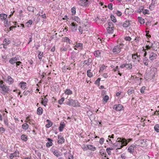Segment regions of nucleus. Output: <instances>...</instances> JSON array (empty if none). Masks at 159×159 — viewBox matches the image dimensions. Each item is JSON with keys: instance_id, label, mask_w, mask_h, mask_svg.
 I'll use <instances>...</instances> for the list:
<instances>
[{"instance_id": "f257e3e1", "label": "nucleus", "mask_w": 159, "mask_h": 159, "mask_svg": "<svg viewBox=\"0 0 159 159\" xmlns=\"http://www.w3.org/2000/svg\"><path fill=\"white\" fill-rule=\"evenodd\" d=\"M66 103L68 105L73 107H80L79 103L77 100H74L72 99H68L66 101Z\"/></svg>"}, {"instance_id": "f03ea898", "label": "nucleus", "mask_w": 159, "mask_h": 159, "mask_svg": "<svg viewBox=\"0 0 159 159\" xmlns=\"http://www.w3.org/2000/svg\"><path fill=\"white\" fill-rule=\"evenodd\" d=\"M118 140V141L120 142L121 143L122 147L126 146L127 145L128 143L132 140L131 139H127L123 138H118L117 139Z\"/></svg>"}, {"instance_id": "7ed1b4c3", "label": "nucleus", "mask_w": 159, "mask_h": 159, "mask_svg": "<svg viewBox=\"0 0 159 159\" xmlns=\"http://www.w3.org/2000/svg\"><path fill=\"white\" fill-rule=\"evenodd\" d=\"M123 45L124 44H120L119 45L114 46L112 49V52L115 54L120 53Z\"/></svg>"}, {"instance_id": "20e7f679", "label": "nucleus", "mask_w": 159, "mask_h": 159, "mask_svg": "<svg viewBox=\"0 0 159 159\" xmlns=\"http://www.w3.org/2000/svg\"><path fill=\"white\" fill-rule=\"evenodd\" d=\"M77 3L80 5L87 7L88 6L89 1L88 0H76Z\"/></svg>"}, {"instance_id": "39448f33", "label": "nucleus", "mask_w": 159, "mask_h": 159, "mask_svg": "<svg viewBox=\"0 0 159 159\" xmlns=\"http://www.w3.org/2000/svg\"><path fill=\"white\" fill-rule=\"evenodd\" d=\"M112 147L113 148H116V149H120L123 148L121 143L120 142L118 141V140L117 139L115 143L113 144Z\"/></svg>"}, {"instance_id": "423d86ee", "label": "nucleus", "mask_w": 159, "mask_h": 159, "mask_svg": "<svg viewBox=\"0 0 159 159\" xmlns=\"http://www.w3.org/2000/svg\"><path fill=\"white\" fill-rule=\"evenodd\" d=\"M136 147L135 145H131L127 149L128 152L133 155L134 154V151L136 149Z\"/></svg>"}, {"instance_id": "0eeeda50", "label": "nucleus", "mask_w": 159, "mask_h": 159, "mask_svg": "<svg viewBox=\"0 0 159 159\" xmlns=\"http://www.w3.org/2000/svg\"><path fill=\"white\" fill-rule=\"evenodd\" d=\"M146 142V139H139L135 142V145H136L142 146L145 145V142Z\"/></svg>"}, {"instance_id": "6e6552de", "label": "nucleus", "mask_w": 159, "mask_h": 159, "mask_svg": "<svg viewBox=\"0 0 159 159\" xmlns=\"http://www.w3.org/2000/svg\"><path fill=\"white\" fill-rule=\"evenodd\" d=\"M151 48L154 50L156 51L159 49V43L156 41H155L153 43H152Z\"/></svg>"}, {"instance_id": "1a4fd4ad", "label": "nucleus", "mask_w": 159, "mask_h": 159, "mask_svg": "<svg viewBox=\"0 0 159 159\" xmlns=\"http://www.w3.org/2000/svg\"><path fill=\"white\" fill-rule=\"evenodd\" d=\"M19 152L17 149H16L13 153H11L10 154L9 156V158L10 159H12L15 157H19Z\"/></svg>"}, {"instance_id": "9d476101", "label": "nucleus", "mask_w": 159, "mask_h": 159, "mask_svg": "<svg viewBox=\"0 0 159 159\" xmlns=\"http://www.w3.org/2000/svg\"><path fill=\"white\" fill-rule=\"evenodd\" d=\"M123 108V106L121 104H116L113 106V109L117 111H120Z\"/></svg>"}, {"instance_id": "9b49d317", "label": "nucleus", "mask_w": 159, "mask_h": 159, "mask_svg": "<svg viewBox=\"0 0 159 159\" xmlns=\"http://www.w3.org/2000/svg\"><path fill=\"white\" fill-rule=\"evenodd\" d=\"M71 27V31L75 32L77 30L78 25L76 23L74 22H72L70 24Z\"/></svg>"}, {"instance_id": "f8f14e48", "label": "nucleus", "mask_w": 159, "mask_h": 159, "mask_svg": "<svg viewBox=\"0 0 159 159\" xmlns=\"http://www.w3.org/2000/svg\"><path fill=\"white\" fill-rule=\"evenodd\" d=\"M18 56L19 55H17L16 56V57L11 58L9 60V62L12 65L14 64L15 63H16V61L19 60V59L17 58V57H18Z\"/></svg>"}, {"instance_id": "ddd939ff", "label": "nucleus", "mask_w": 159, "mask_h": 159, "mask_svg": "<svg viewBox=\"0 0 159 159\" xmlns=\"http://www.w3.org/2000/svg\"><path fill=\"white\" fill-rule=\"evenodd\" d=\"M157 57V54L153 52H151L150 54L149 59L150 60L153 61L156 59Z\"/></svg>"}, {"instance_id": "4468645a", "label": "nucleus", "mask_w": 159, "mask_h": 159, "mask_svg": "<svg viewBox=\"0 0 159 159\" xmlns=\"http://www.w3.org/2000/svg\"><path fill=\"white\" fill-rule=\"evenodd\" d=\"M131 21L129 20H126L123 23L122 26L123 27H127L131 25Z\"/></svg>"}, {"instance_id": "2eb2a0df", "label": "nucleus", "mask_w": 159, "mask_h": 159, "mask_svg": "<svg viewBox=\"0 0 159 159\" xmlns=\"http://www.w3.org/2000/svg\"><path fill=\"white\" fill-rule=\"evenodd\" d=\"M58 143L59 144H62L64 142V139L63 137H61V135H59L58 136Z\"/></svg>"}, {"instance_id": "dca6fc26", "label": "nucleus", "mask_w": 159, "mask_h": 159, "mask_svg": "<svg viewBox=\"0 0 159 159\" xmlns=\"http://www.w3.org/2000/svg\"><path fill=\"white\" fill-rule=\"evenodd\" d=\"M7 82L9 84H12L14 82V80L10 76L8 75L7 77Z\"/></svg>"}, {"instance_id": "f3484780", "label": "nucleus", "mask_w": 159, "mask_h": 159, "mask_svg": "<svg viewBox=\"0 0 159 159\" xmlns=\"http://www.w3.org/2000/svg\"><path fill=\"white\" fill-rule=\"evenodd\" d=\"M19 85L23 89H25L26 88V83L25 82H20L19 84Z\"/></svg>"}, {"instance_id": "a211bd4d", "label": "nucleus", "mask_w": 159, "mask_h": 159, "mask_svg": "<svg viewBox=\"0 0 159 159\" xmlns=\"http://www.w3.org/2000/svg\"><path fill=\"white\" fill-rule=\"evenodd\" d=\"M65 123L64 122H61L60 124V126L59 127V129L60 132H61L63 131V129L65 127Z\"/></svg>"}, {"instance_id": "6ab92c4d", "label": "nucleus", "mask_w": 159, "mask_h": 159, "mask_svg": "<svg viewBox=\"0 0 159 159\" xmlns=\"http://www.w3.org/2000/svg\"><path fill=\"white\" fill-rule=\"evenodd\" d=\"M47 96V95H46L44 97V99L42 98L43 100L41 102V103L43 104L45 107H46L48 102V99L46 98V97Z\"/></svg>"}, {"instance_id": "aec40b11", "label": "nucleus", "mask_w": 159, "mask_h": 159, "mask_svg": "<svg viewBox=\"0 0 159 159\" xmlns=\"http://www.w3.org/2000/svg\"><path fill=\"white\" fill-rule=\"evenodd\" d=\"M0 88H1L2 91L4 93H6L8 91V89L5 87L4 85L3 84H1Z\"/></svg>"}, {"instance_id": "412c9836", "label": "nucleus", "mask_w": 159, "mask_h": 159, "mask_svg": "<svg viewBox=\"0 0 159 159\" xmlns=\"http://www.w3.org/2000/svg\"><path fill=\"white\" fill-rule=\"evenodd\" d=\"M92 60L91 58H89L87 60H85L84 61V64L87 65V66L89 65L92 62Z\"/></svg>"}, {"instance_id": "4be33fe9", "label": "nucleus", "mask_w": 159, "mask_h": 159, "mask_svg": "<svg viewBox=\"0 0 159 159\" xmlns=\"http://www.w3.org/2000/svg\"><path fill=\"white\" fill-rule=\"evenodd\" d=\"M43 109L41 107H39L37 110V113L38 115H40L42 114Z\"/></svg>"}, {"instance_id": "5701e85b", "label": "nucleus", "mask_w": 159, "mask_h": 159, "mask_svg": "<svg viewBox=\"0 0 159 159\" xmlns=\"http://www.w3.org/2000/svg\"><path fill=\"white\" fill-rule=\"evenodd\" d=\"M21 139L22 141L26 142L28 139V138L26 135L23 134L21 136Z\"/></svg>"}, {"instance_id": "b1692460", "label": "nucleus", "mask_w": 159, "mask_h": 159, "mask_svg": "<svg viewBox=\"0 0 159 159\" xmlns=\"http://www.w3.org/2000/svg\"><path fill=\"white\" fill-rule=\"evenodd\" d=\"M10 43V41L9 39L5 38L3 41V45H4L7 46V45L9 44Z\"/></svg>"}, {"instance_id": "393cba45", "label": "nucleus", "mask_w": 159, "mask_h": 159, "mask_svg": "<svg viewBox=\"0 0 159 159\" xmlns=\"http://www.w3.org/2000/svg\"><path fill=\"white\" fill-rule=\"evenodd\" d=\"M7 17V15L5 14H0V18L1 20L3 21Z\"/></svg>"}, {"instance_id": "a878e982", "label": "nucleus", "mask_w": 159, "mask_h": 159, "mask_svg": "<svg viewBox=\"0 0 159 159\" xmlns=\"http://www.w3.org/2000/svg\"><path fill=\"white\" fill-rule=\"evenodd\" d=\"M38 52L39 53V54L38 55V57L39 60L40 61H41L42 59V57H43V52H41L40 51H38Z\"/></svg>"}, {"instance_id": "bb28decb", "label": "nucleus", "mask_w": 159, "mask_h": 159, "mask_svg": "<svg viewBox=\"0 0 159 159\" xmlns=\"http://www.w3.org/2000/svg\"><path fill=\"white\" fill-rule=\"evenodd\" d=\"M88 149L92 151H94L96 150V148L93 147V145H87Z\"/></svg>"}, {"instance_id": "cd10ccee", "label": "nucleus", "mask_w": 159, "mask_h": 159, "mask_svg": "<svg viewBox=\"0 0 159 159\" xmlns=\"http://www.w3.org/2000/svg\"><path fill=\"white\" fill-rule=\"evenodd\" d=\"M33 23V21L31 20H29L25 23L26 26L28 27H30Z\"/></svg>"}, {"instance_id": "c85d7f7f", "label": "nucleus", "mask_w": 159, "mask_h": 159, "mask_svg": "<svg viewBox=\"0 0 159 159\" xmlns=\"http://www.w3.org/2000/svg\"><path fill=\"white\" fill-rule=\"evenodd\" d=\"M28 125L27 123H24L23 124L22 126V128L24 130H26L28 128Z\"/></svg>"}, {"instance_id": "c756f323", "label": "nucleus", "mask_w": 159, "mask_h": 159, "mask_svg": "<svg viewBox=\"0 0 159 159\" xmlns=\"http://www.w3.org/2000/svg\"><path fill=\"white\" fill-rule=\"evenodd\" d=\"M107 31L109 34H112L114 32L113 28L107 27Z\"/></svg>"}, {"instance_id": "7c9ffc66", "label": "nucleus", "mask_w": 159, "mask_h": 159, "mask_svg": "<svg viewBox=\"0 0 159 159\" xmlns=\"http://www.w3.org/2000/svg\"><path fill=\"white\" fill-rule=\"evenodd\" d=\"M65 93L67 95H71L72 94V92L69 89H67L65 91Z\"/></svg>"}, {"instance_id": "2f4dec72", "label": "nucleus", "mask_w": 159, "mask_h": 159, "mask_svg": "<svg viewBox=\"0 0 159 159\" xmlns=\"http://www.w3.org/2000/svg\"><path fill=\"white\" fill-rule=\"evenodd\" d=\"M143 63L146 66H147L148 64V58L145 57L143 58Z\"/></svg>"}, {"instance_id": "473e14b6", "label": "nucleus", "mask_w": 159, "mask_h": 159, "mask_svg": "<svg viewBox=\"0 0 159 159\" xmlns=\"http://www.w3.org/2000/svg\"><path fill=\"white\" fill-rule=\"evenodd\" d=\"M101 52L99 50L95 51L94 53V55L97 57L100 56Z\"/></svg>"}, {"instance_id": "72a5a7b5", "label": "nucleus", "mask_w": 159, "mask_h": 159, "mask_svg": "<svg viewBox=\"0 0 159 159\" xmlns=\"http://www.w3.org/2000/svg\"><path fill=\"white\" fill-rule=\"evenodd\" d=\"M91 70H88L87 72V75L89 77H92L93 76V73L91 72Z\"/></svg>"}, {"instance_id": "f704fd0d", "label": "nucleus", "mask_w": 159, "mask_h": 159, "mask_svg": "<svg viewBox=\"0 0 159 159\" xmlns=\"http://www.w3.org/2000/svg\"><path fill=\"white\" fill-rule=\"evenodd\" d=\"M32 89H29L28 90H25V91L23 93V94L25 96H26L27 95L28 93L30 92H32Z\"/></svg>"}, {"instance_id": "c9c22d12", "label": "nucleus", "mask_w": 159, "mask_h": 159, "mask_svg": "<svg viewBox=\"0 0 159 159\" xmlns=\"http://www.w3.org/2000/svg\"><path fill=\"white\" fill-rule=\"evenodd\" d=\"M73 20L76 21L77 23H80V19L77 16H74L72 18Z\"/></svg>"}, {"instance_id": "e433bc0d", "label": "nucleus", "mask_w": 159, "mask_h": 159, "mask_svg": "<svg viewBox=\"0 0 159 159\" xmlns=\"http://www.w3.org/2000/svg\"><path fill=\"white\" fill-rule=\"evenodd\" d=\"M154 129L156 132L158 133L159 132V125H155L154 127Z\"/></svg>"}, {"instance_id": "4c0bfd02", "label": "nucleus", "mask_w": 159, "mask_h": 159, "mask_svg": "<svg viewBox=\"0 0 159 159\" xmlns=\"http://www.w3.org/2000/svg\"><path fill=\"white\" fill-rule=\"evenodd\" d=\"M139 21L141 24H143L144 23V20L141 17H139L138 18Z\"/></svg>"}, {"instance_id": "58836bf2", "label": "nucleus", "mask_w": 159, "mask_h": 159, "mask_svg": "<svg viewBox=\"0 0 159 159\" xmlns=\"http://www.w3.org/2000/svg\"><path fill=\"white\" fill-rule=\"evenodd\" d=\"M52 152L57 157H58L59 156V154L58 152V151L55 150H53L52 149Z\"/></svg>"}, {"instance_id": "ea45409f", "label": "nucleus", "mask_w": 159, "mask_h": 159, "mask_svg": "<svg viewBox=\"0 0 159 159\" xmlns=\"http://www.w3.org/2000/svg\"><path fill=\"white\" fill-rule=\"evenodd\" d=\"M76 7H73L71 9V11L72 12V15H74L76 13Z\"/></svg>"}, {"instance_id": "a19ab883", "label": "nucleus", "mask_w": 159, "mask_h": 159, "mask_svg": "<svg viewBox=\"0 0 159 159\" xmlns=\"http://www.w3.org/2000/svg\"><path fill=\"white\" fill-rule=\"evenodd\" d=\"M125 66H126V67H125V68H126L127 69H131L132 68V64H127L126 63H125Z\"/></svg>"}, {"instance_id": "79ce46f5", "label": "nucleus", "mask_w": 159, "mask_h": 159, "mask_svg": "<svg viewBox=\"0 0 159 159\" xmlns=\"http://www.w3.org/2000/svg\"><path fill=\"white\" fill-rule=\"evenodd\" d=\"M27 10L29 11H32L34 12V8L32 6H29L27 7Z\"/></svg>"}, {"instance_id": "37998d69", "label": "nucleus", "mask_w": 159, "mask_h": 159, "mask_svg": "<svg viewBox=\"0 0 159 159\" xmlns=\"http://www.w3.org/2000/svg\"><path fill=\"white\" fill-rule=\"evenodd\" d=\"M100 153L102 155H105L104 156L105 157H107L106 154L104 149H101L100 150Z\"/></svg>"}, {"instance_id": "c03bdc74", "label": "nucleus", "mask_w": 159, "mask_h": 159, "mask_svg": "<svg viewBox=\"0 0 159 159\" xmlns=\"http://www.w3.org/2000/svg\"><path fill=\"white\" fill-rule=\"evenodd\" d=\"M111 20L114 23L116 22V20L114 15H111L110 16Z\"/></svg>"}, {"instance_id": "a18cd8bd", "label": "nucleus", "mask_w": 159, "mask_h": 159, "mask_svg": "<svg viewBox=\"0 0 159 159\" xmlns=\"http://www.w3.org/2000/svg\"><path fill=\"white\" fill-rule=\"evenodd\" d=\"M114 14H116L118 16H121L122 15V13L120 11L116 10L114 11Z\"/></svg>"}, {"instance_id": "49530a36", "label": "nucleus", "mask_w": 159, "mask_h": 159, "mask_svg": "<svg viewBox=\"0 0 159 159\" xmlns=\"http://www.w3.org/2000/svg\"><path fill=\"white\" fill-rule=\"evenodd\" d=\"M109 99V97L108 95H106L104 96L103 98V100L105 102V103H107V101Z\"/></svg>"}, {"instance_id": "de8ad7c7", "label": "nucleus", "mask_w": 159, "mask_h": 159, "mask_svg": "<svg viewBox=\"0 0 159 159\" xmlns=\"http://www.w3.org/2000/svg\"><path fill=\"white\" fill-rule=\"evenodd\" d=\"M113 148H107L106 149V151L107 152L108 154L109 155H111V152L110 151L111 150H113Z\"/></svg>"}, {"instance_id": "09e8293b", "label": "nucleus", "mask_w": 159, "mask_h": 159, "mask_svg": "<svg viewBox=\"0 0 159 159\" xmlns=\"http://www.w3.org/2000/svg\"><path fill=\"white\" fill-rule=\"evenodd\" d=\"M83 47V44L81 43H77L76 44L75 46V47L76 48H79L80 47L81 49Z\"/></svg>"}, {"instance_id": "8fccbe9b", "label": "nucleus", "mask_w": 159, "mask_h": 159, "mask_svg": "<svg viewBox=\"0 0 159 159\" xmlns=\"http://www.w3.org/2000/svg\"><path fill=\"white\" fill-rule=\"evenodd\" d=\"M52 144L53 143L52 142H48L47 143L46 145L48 148H49L51 146H52Z\"/></svg>"}, {"instance_id": "3c124183", "label": "nucleus", "mask_w": 159, "mask_h": 159, "mask_svg": "<svg viewBox=\"0 0 159 159\" xmlns=\"http://www.w3.org/2000/svg\"><path fill=\"white\" fill-rule=\"evenodd\" d=\"M101 78H98L95 81V84L98 85V86H99L100 85V80Z\"/></svg>"}, {"instance_id": "603ef678", "label": "nucleus", "mask_w": 159, "mask_h": 159, "mask_svg": "<svg viewBox=\"0 0 159 159\" xmlns=\"http://www.w3.org/2000/svg\"><path fill=\"white\" fill-rule=\"evenodd\" d=\"M64 100H65V98H64L63 97V98H61V99H59L58 100V103L60 105L62 104L63 102L64 101Z\"/></svg>"}, {"instance_id": "864d4df0", "label": "nucleus", "mask_w": 159, "mask_h": 159, "mask_svg": "<svg viewBox=\"0 0 159 159\" xmlns=\"http://www.w3.org/2000/svg\"><path fill=\"white\" fill-rule=\"evenodd\" d=\"M67 48L65 46H63L61 48L60 50L61 52H65L67 50Z\"/></svg>"}, {"instance_id": "5fc2aeb1", "label": "nucleus", "mask_w": 159, "mask_h": 159, "mask_svg": "<svg viewBox=\"0 0 159 159\" xmlns=\"http://www.w3.org/2000/svg\"><path fill=\"white\" fill-rule=\"evenodd\" d=\"M134 91V90L132 89H129L128 90L127 93L129 95H130L133 93Z\"/></svg>"}, {"instance_id": "6e6d98bb", "label": "nucleus", "mask_w": 159, "mask_h": 159, "mask_svg": "<svg viewBox=\"0 0 159 159\" xmlns=\"http://www.w3.org/2000/svg\"><path fill=\"white\" fill-rule=\"evenodd\" d=\"M143 7L142 6L140 7L139 8L138 10V12L139 13H140L141 12H142L143 13Z\"/></svg>"}, {"instance_id": "4d7b16f0", "label": "nucleus", "mask_w": 159, "mask_h": 159, "mask_svg": "<svg viewBox=\"0 0 159 159\" xmlns=\"http://www.w3.org/2000/svg\"><path fill=\"white\" fill-rule=\"evenodd\" d=\"M64 41L66 42H68L69 44H70V40L69 38L67 37H65L64 38Z\"/></svg>"}, {"instance_id": "13d9d810", "label": "nucleus", "mask_w": 159, "mask_h": 159, "mask_svg": "<svg viewBox=\"0 0 159 159\" xmlns=\"http://www.w3.org/2000/svg\"><path fill=\"white\" fill-rule=\"evenodd\" d=\"M137 56V54H134L132 55V59L134 60L133 61L135 62L136 61H135V58H136V57Z\"/></svg>"}, {"instance_id": "bf43d9fd", "label": "nucleus", "mask_w": 159, "mask_h": 159, "mask_svg": "<svg viewBox=\"0 0 159 159\" xmlns=\"http://www.w3.org/2000/svg\"><path fill=\"white\" fill-rule=\"evenodd\" d=\"M143 13L144 14H149V11L147 9H145L143 11Z\"/></svg>"}, {"instance_id": "052dcab7", "label": "nucleus", "mask_w": 159, "mask_h": 159, "mask_svg": "<svg viewBox=\"0 0 159 159\" xmlns=\"http://www.w3.org/2000/svg\"><path fill=\"white\" fill-rule=\"evenodd\" d=\"M145 89V86H143L140 89V91L141 93H144V91Z\"/></svg>"}, {"instance_id": "680f3d73", "label": "nucleus", "mask_w": 159, "mask_h": 159, "mask_svg": "<svg viewBox=\"0 0 159 159\" xmlns=\"http://www.w3.org/2000/svg\"><path fill=\"white\" fill-rule=\"evenodd\" d=\"M108 27H110L111 28H114L112 22H109L108 23Z\"/></svg>"}, {"instance_id": "e2e57ef3", "label": "nucleus", "mask_w": 159, "mask_h": 159, "mask_svg": "<svg viewBox=\"0 0 159 159\" xmlns=\"http://www.w3.org/2000/svg\"><path fill=\"white\" fill-rule=\"evenodd\" d=\"M5 131V129L2 127H0V132L2 133H3Z\"/></svg>"}, {"instance_id": "0e129e2a", "label": "nucleus", "mask_w": 159, "mask_h": 159, "mask_svg": "<svg viewBox=\"0 0 159 159\" xmlns=\"http://www.w3.org/2000/svg\"><path fill=\"white\" fill-rule=\"evenodd\" d=\"M3 20L4 21V24L5 27H7V23H8V20L7 18L6 19H5Z\"/></svg>"}, {"instance_id": "69168bd1", "label": "nucleus", "mask_w": 159, "mask_h": 159, "mask_svg": "<svg viewBox=\"0 0 159 159\" xmlns=\"http://www.w3.org/2000/svg\"><path fill=\"white\" fill-rule=\"evenodd\" d=\"M112 4L111 3H109L108 5V7L109 9L112 10Z\"/></svg>"}, {"instance_id": "338daca9", "label": "nucleus", "mask_w": 159, "mask_h": 159, "mask_svg": "<svg viewBox=\"0 0 159 159\" xmlns=\"http://www.w3.org/2000/svg\"><path fill=\"white\" fill-rule=\"evenodd\" d=\"M52 122H50V123H48L47 125H46V126L47 128H48L50 127H51V126H52Z\"/></svg>"}, {"instance_id": "774afa93", "label": "nucleus", "mask_w": 159, "mask_h": 159, "mask_svg": "<svg viewBox=\"0 0 159 159\" xmlns=\"http://www.w3.org/2000/svg\"><path fill=\"white\" fill-rule=\"evenodd\" d=\"M125 39L126 41H129L131 40V38L129 36H127L125 37Z\"/></svg>"}]
</instances>
